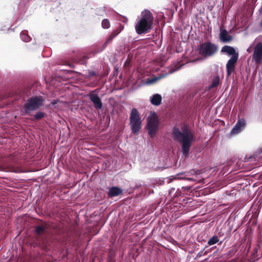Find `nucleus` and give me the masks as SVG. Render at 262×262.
Listing matches in <instances>:
<instances>
[{
	"label": "nucleus",
	"instance_id": "1",
	"mask_svg": "<svg viewBox=\"0 0 262 262\" xmlns=\"http://www.w3.org/2000/svg\"><path fill=\"white\" fill-rule=\"evenodd\" d=\"M62 67L57 68L50 67V71L52 72V75H50V108L61 109L67 104L65 95L58 86L60 80L72 78L73 76L71 75L74 71L62 68Z\"/></svg>",
	"mask_w": 262,
	"mask_h": 262
},
{
	"label": "nucleus",
	"instance_id": "2",
	"mask_svg": "<svg viewBox=\"0 0 262 262\" xmlns=\"http://www.w3.org/2000/svg\"><path fill=\"white\" fill-rule=\"evenodd\" d=\"M124 25L119 22L117 24L116 29L117 32L109 36L104 42L95 43L85 49L77 51H73L72 53L69 55L68 58L73 63H68V66L71 68L74 69L76 67L75 63L85 66L86 65L88 60L92 57L95 56L97 54L102 52L108 43L113 40L114 38L124 29Z\"/></svg>",
	"mask_w": 262,
	"mask_h": 262
},
{
	"label": "nucleus",
	"instance_id": "3",
	"mask_svg": "<svg viewBox=\"0 0 262 262\" xmlns=\"http://www.w3.org/2000/svg\"><path fill=\"white\" fill-rule=\"evenodd\" d=\"M171 135L174 141L181 143V154L189 156L194 140V134L190 125L187 123H184L180 127L174 125L172 128Z\"/></svg>",
	"mask_w": 262,
	"mask_h": 262
},
{
	"label": "nucleus",
	"instance_id": "4",
	"mask_svg": "<svg viewBox=\"0 0 262 262\" xmlns=\"http://www.w3.org/2000/svg\"><path fill=\"white\" fill-rule=\"evenodd\" d=\"M219 46L210 41H206L198 45L195 48V52L202 58H198L195 61L202 60L213 56L218 51Z\"/></svg>",
	"mask_w": 262,
	"mask_h": 262
},
{
	"label": "nucleus",
	"instance_id": "5",
	"mask_svg": "<svg viewBox=\"0 0 262 262\" xmlns=\"http://www.w3.org/2000/svg\"><path fill=\"white\" fill-rule=\"evenodd\" d=\"M221 52L230 57V59L226 64L227 73L229 75L230 72L234 71L235 63L237 61L239 57L238 51L234 47L225 45L222 47Z\"/></svg>",
	"mask_w": 262,
	"mask_h": 262
},
{
	"label": "nucleus",
	"instance_id": "6",
	"mask_svg": "<svg viewBox=\"0 0 262 262\" xmlns=\"http://www.w3.org/2000/svg\"><path fill=\"white\" fill-rule=\"evenodd\" d=\"M154 17H138L134 24L136 33L139 35L147 34L154 28Z\"/></svg>",
	"mask_w": 262,
	"mask_h": 262
},
{
	"label": "nucleus",
	"instance_id": "7",
	"mask_svg": "<svg viewBox=\"0 0 262 262\" xmlns=\"http://www.w3.org/2000/svg\"><path fill=\"white\" fill-rule=\"evenodd\" d=\"M200 174V170L199 169L192 168L188 171H182L178 172L174 175L170 176L167 178L168 183H170L173 180H186L188 182H193L196 181V178Z\"/></svg>",
	"mask_w": 262,
	"mask_h": 262
},
{
	"label": "nucleus",
	"instance_id": "8",
	"mask_svg": "<svg viewBox=\"0 0 262 262\" xmlns=\"http://www.w3.org/2000/svg\"><path fill=\"white\" fill-rule=\"evenodd\" d=\"M129 124L132 133L135 136L138 135L142 128V120L139 111L136 108L131 110Z\"/></svg>",
	"mask_w": 262,
	"mask_h": 262
},
{
	"label": "nucleus",
	"instance_id": "9",
	"mask_svg": "<svg viewBox=\"0 0 262 262\" xmlns=\"http://www.w3.org/2000/svg\"><path fill=\"white\" fill-rule=\"evenodd\" d=\"M43 104V99L41 97H34L30 98L24 105L26 114L38 109Z\"/></svg>",
	"mask_w": 262,
	"mask_h": 262
},
{
	"label": "nucleus",
	"instance_id": "10",
	"mask_svg": "<svg viewBox=\"0 0 262 262\" xmlns=\"http://www.w3.org/2000/svg\"><path fill=\"white\" fill-rule=\"evenodd\" d=\"M246 125L247 123L246 119L244 118H240L238 115L237 120L234 126L231 129L229 136L231 137L238 135L246 127Z\"/></svg>",
	"mask_w": 262,
	"mask_h": 262
},
{
	"label": "nucleus",
	"instance_id": "11",
	"mask_svg": "<svg viewBox=\"0 0 262 262\" xmlns=\"http://www.w3.org/2000/svg\"><path fill=\"white\" fill-rule=\"evenodd\" d=\"M252 61L262 64V41L256 42L252 55Z\"/></svg>",
	"mask_w": 262,
	"mask_h": 262
},
{
	"label": "nucleus",
	"instance_id": "12",
	"mask_svg": "<svg viewBox=\"0 0 262 262\" xmlns=\"http://www.w3.org/2000/svg\"><path fill=\"white\" fill-rule=\"evenodd\" d=\"M167 74H163L159 76H155L153 78H149L147 79H146L145 81H142L138 84L135 83L132 86V90H137L139 89V88L142 86L144 85H150L155 83L158 80H160V79L165 77L167 75Z\"/></svg>",
	"mask_w": 262,
	"mask_h": 262
},
{
	"label": "nucleus",
	"instance_id": "13",
	"mask_svg": "<svg viewBox=\"0 0 262 262\" xmlns=\"http://www.w3.org/2000/svg\"><path fill=\"white\" fill-rule=\"evenodd\" d=\"M104 76L103 73L95 70H88L86 73V77L89 79H91L93 77H95L93 81L95 85H97L99 84L101 79L103 78Z\"/></svg>",
	"mask_w": 262,
	"mask_h": 262
},
{
	"label": "nucleus",
	"instance_id": "14",
	"mask_svg": "<svg viewBox=\"0 0 262 262\" xmlns=\"http://www.w3.org/2000/svg\"><path fill=\"white\" fill-rule=\"evenodd\" d=\"M89 98L93 103L94 107L97 110H101L103 108V103L101 97L98 94L92 93L89 95Z\"/></svg>",
	"mask_w": 262,
	"mask_h": 262
},
{
	"label": "nucleus",
	"instance_id": "15",
	"mask_svg": "<svg viewBox=\"0 0 262 262\" xmlns=\"http://www.w3.org/2000/svg\"><path fill=\"white\" fill-rule=\"evenodd\" d=\"M107 194L111 198L118 196L123 192V189L117 186H109L107 187Z\"/></svg>",
	"mask_w": 262,
	"mask_h": 262
},
{
	"label": "nucleus",
	"instance_id": "16",
	"mask_svg": "<svg viewBox=\"0 0 262 262\" xmlns=\"http://www.w3.org/2000/svg\"><path fill=\"white\" fill-rule=\"evenodd\" d=\"M204 18L207 19L208 21H206L204 17H193L192 20H195L199 25H201L205 31H211L212 28L209 25L210 24V20H209V17H204Z\"/></svg>",
	"mask_w": 262,
	"mask_h": 262
},
{
	"label": "nucleus",
	"instance_id": "17",
	"mask_svg": "<svg viewBox=\"0 0 262 262\" xmlns=\"http://www.w3.org/2000/svg\"><path fill=\"white\" fill-rule=\"evenodd\" d=\"M219 39L220 41L222 43H229L232 40L233 37L231 35L229 34L227 30L225 29L224 30H221L219 34Z\"/></svg>",
	"mask_w": 262,
	"mask_h": 262
},
{
	"label": "nucleus",
	"instance_id": "18",
	"mask_svg": "<svg viewBox=\"0 0 262 262\" xmlns=\"http://www.w3.org/2000/svg\"><path fill=\"white\" fill-rule=\"evenodd\" d=\"M147 120L148 122L147 127L148 129V134L151 136L152 134L156 133L158 129L159 126L156 120H149L148 118Z\"/></svg>",
	"mask_w": 262,
	"mask_h": 262
},
{
	"label": "nucleus",
	"instance_id": "19",
	"mask_svg": "<svg viewBox=\"0 0 262 262\" xmlns=\"http://www.w3.org/2000/svg\"><path fill=\"white\" fill-rule=\"evenodd\" d=\"M162 96L158 93H155L152 95L149 98L150 103L156 106L160 105L162 103Z\"/></svg>",
	"mask_w": 262,
	"mask_h": 262
},
{
	"label": "nucleus",
	"instance_id": "20",
	"mask_svg": "<svg viewBox=\"0 0 262 262\" xmlns=\"http://www.w3.org/2000/svg\"><path fill=\"white\" fill-rule=\"evenodd\" d=\"M15 20H14V23L10 25L9 24L8 25H5L2 28L3 30H7L8 32H9V30H11L12 31H14L15 28L17 26H18L20 23L21 20L19 18L14 17Z\"/></svg>",
	"mask_w": 262,
	"mask_h": 262
},
{
	"label": "nucleus",
	"instance_id": "21",
	"mask_svg": "<svg viewBox=\"0 0 262 262\" xmlns=\"http://www.w3.org/2000/svg\"><path fill=\"white\" fill-rule=\"evenodd\" d=\"M223 243L222 241H220L219 237L214 235L211 237H210L206 244H208V246H215L216 244H218V245H221Z\"/></svg>",
	"mask_w": 262,
	"mask_h": 262
},
{
	"label": "nucleus",
	"instance_id": "22",
	"mask_svg": "<svg viewBox=\"0 0 262 262\" xmlns=\"http://www.w3.org/2000/svg\"><path fill=\"white\" fill-rule=\"evenodd\" d=\"M220 82V79L218 76H214L212 81L207 86H206V92L209 91L212 88L217 86Z\"/></svg>",
	"mask_w": 262,
	"mask_h": 262
},
{
	"label": "nucleus",
	"instance_id": "23",
	"mask_svg": "<svg viewBox=\"0 0 262 262\" xmlns=\"http://www.w3.org/2000/svg\"><path fill=\"white\" fill-rule=\"evenodd\" d=\"M206 248H207L208 250L206 252V254L208 256H210L213 254L215 253L218 250L216 246H208V244H206L203 248L205 249Z\"/></svg>",
	"mask_w": 262,
	"mask_h": 262
},
{
	"label": "nucleus",
	"instance_id": "24",
	"mask_svg": "<svg viewBox=\"0 0 262 262\" xmlns=\"http://www.w3.org/2000/svg\"><path fill=\"white\" fill-rule=\"evenodd\" d=\"M165 183V181L163 178H156L150 182V185L152 187H156V186H160Z\"/></svg>",
	"mask_w": 262,
	"mask_h": 262
},
{
	"label": "nucleus",
	"instance_id": "25",
	"mask_svg": "<svg viewBox=\"0 0 262 262\" xmlns=\"http://www.w3.org/2000/svg\"><path fill=\"white\" fill-rule=\"evenodd\" d=\"M20 37L22 41L24 42H28L31 41V38L28 34V32L26 30H24L21 32L20 34Z\"/></svg>",
	"mask_w": 262,
	"mask_h": 262
},
{
	"label": "nucleus",
	"instance_id": "26",
	"mask_svg": "<svg viewBox=\"0 0 262 262\" xmlns=\"http://www.w3.org/2000/svg\"><path fill=\"white\" fill-rule=\"evenodd\" d=\"M252 158H253L255 161L262 159V147L259 148V149L254 152L252 156H250L248 160L252 159Z\"/></svg>",
	"mask_w": 262,
	"mask_h": 262
},
{
	"label": "nucleus",
	"instance_id": "27",
	"mask_svg": "<svg viewBox=\"0 0 262 262\" xmlns=\"http://www.w3.org/2000/svg\"><path fill=\"white\" fill-rule=\"evenodd\" d=\"M110 22L108 19L104 18L102 20L101 26L103 29H108L110 27Z\"/></svg>",
	"mask_w": 262,
	"mask_h": 262
},
{
	"label": "nucleus",
	"instance_id": "28",
	"mask_svg": "<svg viewBox=\"0 0 262 262\" xmlns=\"http://www.w3.org/2000/svg\"><path fill=\"white\" fill-rule=\"evenodd\" d=\"M162 228V223L160 222H158L156 225L154 226L153 229H152L151 233H153L154 232L158 231L159 232Z\"/></svg>",
	"mask_w": 262,
	"mask_h": 262
},
{
	"label": "nucleus",
	"instance_id": "29",
	"mask_svg": "<svg viewBox=\"0 0 262 262\" xmlns=\"http://www.w3.org/2000/svg\"><path fill=\"white\" fill-rule=\"evenodd\" d=\"M208 250L207 248H203L201 250V251L197 254L196 257L200 258L202 256L207 255L206 254V252H207Z\"/></svg>",
	"mask_w": 262,
	"mask_h": 262
},
{
	"label": "nucleus",
	"instance_id": "30",
	"mask_svg": "<svg viewBox=\"0 0 262 262\" xmlns=\"http://www.w3.org/2000/svg\"><path fill=\"white\" fill-rule=\"evenodd\" d=\"M141 16H152V14L148 10H145L142 12Z\"/></svg>",
	"mask_w": 262,
	"mask_h": 262
},
{
	"label": "nucleus",
	"instance_id": "31",
	"mask_svg": "<svg viewBox=\"0 0 262 262\" xmlns=\"http://www.w3.org/2000/svg\"><path fill=\"white\" fill-rule=\"evenodd\" d=\"M36 232L38 234H41L43 233L45 231V228L43 226H38L36 228Z\"/></svg>",
	"mask_w": 262,
	"mask_h": 262
},
{
	"label": "nucleus",
	"instance_id": "32",
	"mask_svg": "<svg viewBox=\"0 0 262 262\" xmlns=\"http://www.w3.org/2000/svg\"><path fill=\"white\" fill-rule=\"evenodd\" d=\"M44 116V114L42 112H38L34 115V118L36 119H39L42 118Z\"/></svg>",
	"mask_w": 262,
	"mask_h": 262
},
{
	"label": "nucleus",
	"instance_id": "33",
	"mask_svg": "<svg viewBox=\"0 0 262 262\" xmlns=\"http://www.w3.org/2000/svg\"><path fill=\"white\" fill-rule=\"evenodd\" d=\"M119 72V68L117 66H115L113 71V75L115 76H116L118 75Z\"/></svg>",
	"mask_w": 262,
	"mask_h": 262
},
{
	"label": "nucleus",
	"instance_id": "34",
	"mask_svg": "<svg viewBox=\"0 0 262 262\" xmlns=\"http://www.w3.org/2000/svg\"><path fill=\"white\" fill-rule=\"evenodd\" d=\"M40 247L42 249H46L48 248L47 244H45L44 242H42V244H40Z\"/></svg>",
	"mask_w": 262,
	"mask_h": 262
},
{
	"label": "nucleus",
	"instance_id": "35",
	"mask_svg": "<svg viewBox=\"0 0 262 262\" xmlns=\"http://www.w3.org/2000/svg\"><path fill=\"white\" fill-rule=\"evenodd\" d=\"M246 71L247 73L248 72H249V73H250V68L249 67V62L248 61L247 62V64L246 67Z\"/></svg>",
	"mask_w": 262,
	"mask_h": 262
},
{
	"label": "nucleus",
	"instance_id": "36",
	"mask_svg": "<svg viewBox=\"0 0 262 262\" xmlns=\"http://www.w3.org/2000/svg\"><path fill=\"white\" fill-rule=\"evenodd\" d=\"M154 193V191L153 189H149L148 191L147 194L149 195H150L151 194H153Z\"/></svg>",
	"mask_w": 262,
	"mask_h": 262
},
{
	"label": "nucleus",
	"instance_id": "37",
	"mask_svg": "<svg viewBox=\"0 0 262 262\" xmlns=\"http://www.w3.org/2000/svg\"><path fill=\"white\" fill-rule=\"evenodd\" d=\"M225 193L228 195H231L233 194V193H232L231 191H226L225 192Z\"/></svg>",
	"mask_w": 262,
	"mask_h": 262
},
{
	"label": "nucleus",
	"instance_id": "38",
	"mask_svg": "<svg viewBox=\"0 0 262 262\" xmlns=\"http://www.w3.org/2000/svg\"><path fill=\"white\" fill-rule=\"evenodd\" d=\"M51 242H52V237H51V233L50 232V251L52 250V247L51 246Z\"/></svg>",
	"mask_w": 262,
	"mask_h": 262
},
{
	"label": "nucleus",
	"instance_id": "39",
	"mask_svg": "<svg viewBox=\"0 0 262 262\" xmlns=\"http://www.w3.org/2000/svg\"><path fill=\"white\" fill-rule=\"evenodd\" d=\"M257 221L256 220L253 221L252 224L253 226H256L257 225Z\"/></svg>",
	"mask_w": 262,
	"mask_h": 262
},
{
	"label": "nucleus",
	"instance_id": "40",
	"mask_svg": "<svg viewBox=\"0 0 262 262\" xmlns=\"http://www.w3.org/2000/svg\"><path fill=\"white\" fill-rule=\"evenodd\" d=\"M252 44H251L250 47L247 49V51L248 52L250 53L251 50H250V47L252 46Z\"/></svg>",
	"mask_w": 262,
	"mask_h": 262
},
{
	"label": "nucleus",
	"instance_id": "41",
	"mask_svg": "<svg viewBox=\"0 0 262 262\" xmlns=\"http://www.w3.org/2000/svg\"><path fill=\"white\" fill-rule=\"evenodd\" d=\"M124 18V20L123 21L124 23H127L128 21V18L127 17H123Z\"/></svg>",
	"mask_w": 262,
	"mask_h": 262
},
{
	"label": "nucleus",
	"instance_id": "42",
	"mask_svg": "<svg viewBox=\"0 0 262 262\" xmlns=\"http://www.w3.org/2000/svg\"><path fill=\"white\" fill-rule=\"evenodd\" d=\"M52 158H53V155L50 153V164H51V161L52 160Z\"/></svg>",
	"mask_w": 262,
	"mask_h": 262
},
{
	"label": "nucleus",
	"instance_id": "43",
	"mask_svg": "<svg viewBox=\"0 0 262 262\" xmlns=\"http://www.w3.org/2000/svg\"><path fill=\"white\" fill-rule=\"evenodd\" d=\"M259 12L260 14H262V5L260 9H259Z\"/></svg>",
	"mask_w": 262,
	"mask_h": 262
},
{
	"label": "nucleus",
	"instance_id": "44",
	"mask_svg": "<svg viewBox=\"0 0 262 262\" xmlns=\"http://www.w3.org/2000/svg\"><path fill=\"white\" fill-rule=\"evenodd\" d=\"M152 114L156 115L155 112L154 111V112H150V116H151Z\"/></svg>",
	"mask_w": 262,
	"mask_h": 262
},
{
	"label": "nucleus",
	"instance_id": "45",
	"mask_svg": "<svg viewBox=\"0 0 262 262\" xmlns=\"http://www.w3.org/2000/svg\"><path fill=\"white\" fill-rule=\"evenodd\" d=\"M88 109H90L91 110H93V106L92 105H91V106L89 107V108H88Z\"/></svg>",
	"mask_w": 262,
	"mask_h": 262
},
{
	"label": "nucleus",
	"instance_id": "46",
	"mask_svg": "<svg viewBox=\"0 0 262 262\" xmlns=\"http://www.w3.org/2000/svg\"><path fill=\"white\" fill-rule=\"evenodd\" d=\"M50 262H51V258H52V255L51 253H50Z\"/></svg>",
	"mask_w": 262,
	"mask_h": 262
},
{
	"label": "nucleus",
	"instance_id": "47",
	"mask_svg": "<svg viewBox=\"0 0 262 262\" xmlns=\"http://www.w3.org/2000/svg\"><path fill=\"white\" fill-rule=\"evenodd\" d=\"M50 226H51V224H52V223H51V221H50Z\"/></svg>",
	"mask_w": 262,
	"mask_h": 262
},
{
	"label": "nucleus",
	"instance_id": "48",
	"mask_svg": "<svg viewBox=\"0 0 262 262\" xmlns=\"http://www.w3.org/2000/svg\"><path fill=\"white\" fill-rule=\"evenodd\" d=\"M50 217L51 216V214L50 215Z\"/></svg>",
	"mask_w": 262,
	"mask_h": 262
},
{
	"label": "nucleus",
	"instance_id": "49",
	"mask_svg": "<svg viewBox=\"0 0 262 262\" xmlns=\"http://www.w3.org/2000/svg\"><path fill=\"white\" fill-rule=\"evenodd\" d=\"M130 262H132V261H130Z\"/></svg>",
	"mask_w": 262,
	"mask_h": 262
}]
</instances>
